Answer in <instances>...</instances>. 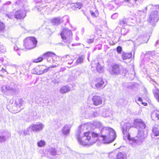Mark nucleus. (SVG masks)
Instances as JSON below:
<instances>
[{
	"label": "nucleus",
	"mask_w": 159,
	"mask_h": 159,
	"mask_svg": "<svg viewBox=\"0 0 159 159\" xmlns=\"http://www.w3.org/2000/svg\"><path fill=\"white\" fill-rule=\"evenodd\" d=\"M44 127V125L41 123H37L30 125L31 131L38 132L42 130Z\"/></svg>",
	"instance_id": "obj_9"
},
{
	"label": "nucleus",
	"mask_w": 159,
	"mask_h": 159,
	"mask_svg": "<svg viewBox=\"0 0 159 159\" xmlns=\"http://www.w3.org/2000/svg\"><path fill=\"white\" fill-rule=\"evenodd\" d=\"M24 45L25 48L27 49H32L36 47L37 40L33 37H29L24 40Z\"/></svg>",
	"instance_id": "obj_5"
},
{
	"label": "nucleus",
	"mask_w": 159,
	"mask_h": 159,
	"mask_svg": "<svg viewBox=\"0 0 159 159\" xmlns=\"http://www.w3.org/2000/svg\"><path fill=\"white\" fill-rule=\"evenodd\" d=\"M63 61L67 64V67L69 68L68 66L71 65L73 64L74 59L72 58L69 55H66L62 57Z\"/></svg>",
	"instance_id": "obj_12"
},
{
	"label": "nucleus",
	"mask_w": 159,
	"mask_h": 159,
	"mask_svg": "<svg viewBox=\"0 0 159 159\" xmlns=\"http://www.w3.org/2000/svg\"><path fill=\"white\" fill-rule=\"evenodd\" d=\"M125 1L126 2H128L129 1V0H125Z\"/></svg>",
	"instance_id": "obj_56"
},
{
	"label": "nucleus",
	"mask_w": 159,
	"mask_h": 159,
	"mask_svg": "<svg viewBox=\"0 0 159 159\" xmlns=\"http://www.w3.org/2000/svg\"><path fill=\"white\" fill-rule=\"evenodd\" d=\"M92 101L93 104L96 106L101 105L102 103V98L98 96H93L92 98Z\"/></svg>",
	"instance_id": "obj_10"
},
{
	"label": "nucleus",
	"mask_w": 159,
	"mask_h": 159,
	"mask_svg": "<svg viewBox=\"0 0 159 159\" xmlns=\"http://www.w3.org/2000/svg\"><path fill=\"white\" fill-rule=\"evenodd\" d=\"M78 39H79V38H77V39H76V40H77Z\"/></svg>",
	"instance_id": "obj_61"
},
{
	"label": "nucleus",
	"mask_w": 159,
	"mask_h": 159,
	"mask_svg": "<svg viewBox=\"0 0 159 159\" xmlns=\"http://www.w3.org/2000/svg\"><path fill=\"white\" fill-rule=\"evenodd\" d=\"M88 125L92 129L94 126L97 127L96 129L100 130V133L93 132H84V135L82 136L81 133L79 130L76 136L79 143L83 146H90L95 143L98 139V136L104 143H108L113 141L116 138L115 131L112 129L107 127H104L102 124L97 121H94L93 124L88 123Z\"/></svg>",
	"instance_id": "obj_1"
},
{
	"label": "nucleus",
	"mask_w": 159,
	"mask_h": 159,
	"mask_svg": "<svg viewBox=\"0 0 159 159\" xmlns=\"http://www.w3.org/2000/svg\"><path fill=\"white\" fill-rule=\"evenodd\" d=\"M1 72L3 73H4L5 72H6L7 73H8L7 72V71L5 69H4L3 68H2L1 70Z\"/></svg>",
	"instance_id": "obj_45"
},
{
	"label": "nucleus",
	"mask_w": 159,
	"mask_h": 159,
	"mask_svg": "<svg viewBox=\"0 0 159 159\" xmlns=\"http://www.w3.org/2000/svg\"><path fill=\"white\" fill-rule=\"evenodd\" d=\"M7 85L6 86L5 85H3L2 86L1 88V89L2 92H4L6 90H7Z\"/></svg>",
	"instance_id": "obj_41"
},
{
	"label": "nucleus",
	"mask_w": 159,
	"mask_h": 159,
	"mask_svg": "<svg viewBox=\"0 0 159 159\" xmlns=\"http://www.w3.org/2000/svg\"><path fill=\"white\" fill-rule=\"evenodd\" d=\"M109 116V115H106L105 116V117H108Z\"/></svg>",
	"instance_id": "obj_57"
},
{
	"label": "nucleus",
	"mask_w": 159,
	"mask_h": 159,
	"mask_svg": "<svg viewBox=\"0 0 159 159\" xmlns=\"http://www.w3.org/2000/svg\"><path fill=\"white\" fill-rule=\"evenodd\" d=\"M158 71H159V68H158V70H157Z\"/></svg>",
	"instance_id": "obj_58"
},
{
	"label": "nucleus",
	"mask_w": 159,
	"mask_h": 159,
	"mask_svg": "<svg viewBox=\"0 0 159 159\" xmlns=\"http://www.w3.org/2000/svg\"><path fill=\"white\" fill-rule=\"evenodd\" d=\"M134 125L136 127H139L142 129L145 128L146 125L143 121L140 119H136L135 120L134 122Z\"/></svg>",
	"instance_id": "obj_13"
},
{
	"label": "nucleus",
	"mask_w": 159,
	"mask_h": 159,
	"mask_svg": "<svg viewBox=\"0 0 159 159\" xmlns=\"http://www.w3.org/2000/svg\"><path fill=\"white\" fill-rule=\"evenodd\" d=\"M130 20L129 19L123 18L120 20L119 24L121 26H123L126 24H128Z\"/></svg>",
	"instance_id": "obj_23"
},
{
	"label": "nucleus",
	"mask_w": 159,
	"mask_h": 159,
	"mask_svg": "<svg viewBox=\"0 0 159 159\" xmlns=\"http://www.w3.org/2000/svg\"><path fill=\"white\" fill-rule=\"evenodd\" d=\"M61 38L63 42L67 43H70L72 40V33L71 31L67 28L63 29L61 33Z\"/></svg>",
	"instance_id": "obj_4"
},
{
	"label": "nucleus",
	"mask_w": 159,
	"mask_h": 159,
	"mask_svg": "<svg viewBox=\"0 0 159 159\" xmlns=\"http://www.w3.org/2000/svg\"><path fill=\"white\" fill-rule=\"evenodd\" d=\"M96 68L98 72L99 73H102L104 71V68L101 66L99 62H98L96 65Z\"/></svg>",
	"instance_id": "obj_25"
},
{
	"label": "nucleus",
	"mask_w": 159,
	"mask_h": 159,
	"mask_svg": "<svg viewBox=\"0 0 159 159\" xmlns=\"http://www.w3.org/2000/svg\"><path fill=\"white\" fill-rule=\"evenodd\" d=\"M91 114L92 115V116L94 117H96L99 116V114L96 111L92 112L91 113Z\"/></svg>",
	"instance_id": "obj_38"
},
{
	"label": "nucleus",
	"mask_w": 159,
	"mask_h": 159,
	"mask_svg": "<svg viewBox=\"0 0 159 159\" xmlns=\"http://www.w3.org/2000/svg\"><path fill=\"white\" fill-rule=\"evenodd\" d=\"M58 58H59L57 57L55 53L51 52H48L43 54V57H39L37 59H34L33 61L34 62H39L42 61L43 59H46L48 62H50L52 60V63L55 64L48 67L47 68H49V69L50 68L56 67L60 65V63H58L57 61Z\"/></svg>",
	"instance_id": "obj_3"
},
{
	"label": "nucleus",
	"mask_w": 159,
	"mask_h": 159,
	"mask_svg": "<svg viewBox=\"0 0 159 159\" xmlns=\"http://www.w3.org/2000/svg\"><path fill=\"white\" fill-rule=\"evenodd\" d=\"M152 131L155 136H157L159 135V128L154 127L153 128Z\"/></svg>",
	"instance_id": "obj_28"
},
{
	"label": "nucleus",
	"mask_w": 159,
	"mask_h": 159,
	"mask_svg": "<svg viewBox=\"0 0 159 159\" xmlns=\"http://www.w3.org/2000/svg\"><path fill=\"white\" fill-rule=\"evenodd\" d=\"M142 104L144 106H146L147 104V103L143 102H142Z\"/></svg>",
	"instance_id": "obj_50"
},
{
	"label": "nucleus",
	"mask_w": 159,
	"mask_h": 159,
	"mask_svg": "<svg viewBox=\"0 0 159 159\" xmlns=\"http://www.w3.org/2000/svg\"><path fill=\"white\" fill-rule=\"evenodd\" d=\"M47 151L52 155L55 156L57 154V150L56 148H53L47 149Z\"/></svg>",
	"instance_id": "obj_22"
},
{
	"label": "nucleus",
	"mask_w": 159,
	"mask_h": 159,
	"mask_svg": "<svg viewBox=\"0 0 159 159\" xmlns=\"http://www.w3.org/2000/svg\"><path fill=\"white\" fill-rule=\"evenodd\" d=\"M97 46L98 47V50L101 49L102 45L101 44H99Z\"/></svg>",
	"instance_id": "obj_46"
},
{
	"label": "nucleus",
	"mask_w": 159,
	"mask_h": 159,
	"mask_svg": "<svg viewBox=\"0 0 159 159\" xmlns=\"http://www.w3.org/2000/svg\"><path fill=\"white\" fill-rule=\"evenodd\" d=\"M85 58V56L84 55H82L79 57L77 59L76 62L75 64L73 65V66H76L78 64L81 63L83 62Z\"/></svg>",
	"instance_id": "obj_21"
},
{
	"label": "nucleus",
	"mask_w": 159,
	"mask_h": 159,
	"mask_svg": "<svg viewBox=\"0 0 159 159\" xmlns=\"http://www.w3.org/2000/svg\"><path fill=\"white\" fill-rule=\"evenodd\" d=\"M158 42H159V40H157L156 43L155 45H156L158 43Z\"/></svg>",
	"instance_id": "obj_52"
},
{
	"label": "nucleus",
	"mask_w": 159,
	"mask_h": 159,
	"mask_svg": "<svg viewBox=\"0 0 159 159\" xmlns=\"http://www.w3.org/2000/svg\"><path fill=\"white\" fill-rule=\"evenodd\" d=\"M10 3H11V2H7L6 3V4H9Z\"/></svg>",
	"instance_id": "obj_51"
},
{
	"label": "nucleus",
	"mask_w": 159,
	"mask_h": 159,
	"mask_svg": "<svg viewBox=\"0 0 159 159\" xmlns=\"http://www.w3.org/2000/svg\"><path fill=\"white\" fill-rule=\"evenodd\" d=\"M93 39H89L87 40V42L89 44H90L93 42Z\"/></svg>",
	"instance_id": "obj_42"
},
{
	"label": "nucleus",
	"mask_w": 159,
	"mask_h": 159,
	"mask_svg": "<svg viewBox=\"0 0 159 159\" xmlns=\"http://www.w3.org/2000/svg\"><path fill=\"white\" fill-rule=\"evenodd\" d=\"M90 13L92 16L93 17H96L98 15V12L97 11H96L95 12L91 10L90 11Z\"/></svg>",
	"instance_id": "obj_33"
},
{
	"label": "nucleus",
	"mask_w": 159,
	"mask_h": 159,
	"mask_svg": "<svg viewBox=\"0 0 159 159\" xmlns=\"http://www.w3.org/2000/svg\"><path fill=\"white\" fill-rule=\"evenodd\" d=\"M78 39H79V38H77V39H76V40H77Z\"/></svg>",
	"instance_id": "obj_62"
},
{
	"label": "nucleus",
	"mask_w": 159,
	"mask_h": 159,
	"mask_svg": "<svg viewBox=\"0 0 159 159\" xmlns=\"http://www.w3.org/2000/svg\"><path fill=\"white\" fill-rule=\"evenodd\" d=\"M104 82L101 78H99L97 80L95 86L97 89H100L105 86Z\"/></svg>",
	"instance_id": "obj_15"
},
{
	"label": "nucleus",
	"mask_w": 159,
	"mask_h": 159,
	"mask_svg": "<svg viewBox=\"0 0 159 159\" xmlns=\"http://www.w3.org/2000/svg\"><path fill=\"white\" fill-rule=\"evenodd\" d=\"M155 116L159 120V111H157L155 113Z\"/></svg>",
	"instance_id": "obj_43"
},
{
	"label": "nucleus",
	"mask_w": 159,
	"mask_h": 159,
	"mask_svg": "<svg viewBox=\"0 0 159 159\" xmlns=\"http://www.w3.org/2000/svg\"><path fill=\"white\" fill-rule=\"evenodd\" d=\"M45 144V142L44 141L41 140L37 143V145L39 147H42L44 146Z\"/></svg>",
	"instance_id": "obj_32"
},
{
	"label": "nucleus",
	"mask_w": 159,
	"mask_h": 159,
	"mask_svg": "<svg viewBox=\"0 0 159 159\" xmlns=\"http://www.w3.org/2000/svg\"><path fill=\"white\" fill-rule=\"evenodd\" d=\"M83 127H84V128H86L87 127V125H84V126H83Z\"/></svg>",
	"instance_id": "obj_54"
},
{
	"label": "nucleus",
	"mask_w": 159,
	"mask_h": 159,
	"mask_svg": "<svg viewBox=\"0 0 159 159\" xmlns=\"http://www.w3.org/2000/svg\"><path fill=\"white\" fill-rule=\"evenodd\" d=\"M126 102V101L123 99H121L120 100L118 103V104H119V105L121 106H125Z\"/></svg>",
	"instance_id": "obj_34"
},
{
	"label": "nucleus",
	"mask_w": 159,
	"mask_h": 159,
	"mask_svg": "<svg viewBox=\"0 0 159 159\" xmlns=\"http://www.w3.org/2000/svg\"><path fill=\"white\" fill-rule=\"evenodd\" d=\"M7 90L15 92L16 90V86L14 83L11 82H8L7 84Z\"/></svg>",
	"instance_id": "obj_17"
},
{
	"label": "nucleus",
	"mask_w": 159,
	"mask_h": 159,
	"mask_svg": "<svg viewBox=\"0 0 159 159\" xmlns=\"http://www.w3.org/2000/svg\"><path fill=\"white\" fill-rule=\"evenodd\" d=\"M153 7V6L152 5H149L146 7V10H147L148 8L151 9Z\"/></svg>",
	"instance_id": "obj_44"
},
{
	"label": "nucleus",
	"mask_w": 159,
	"mask_h": 159,
	"mask_svg": "<svg viewBox=\"0 0 159 159\" xmlns=\"http://www.w3.org/2000/svg\"><path fill=\"white\" fill-rule=\"evenodd\" d=\"M66 20L67 22L69 21L68 17L65 16L63 17L61 19L59 17H56L53 19L52 20V23L54 25H58L61 22H63L64 19Z\"/></svg>",
	"instance_id": "obj_11"
},
{
	"label": "nucleus",
	"mask_w": 159,
	"mask_h": 159,
	"mask_svg": "<svg viewBox=\"0 0 159 159\" xmlns=\"http://www.w3.org/2000/svg\"><path fill=\"white\" fill-rule=\"evenodd\" d=\"M31 128H30V125L26 129H25L23 131L24 135L26 136L29 135L30 134V131H31Z\"/></svg>",
	"instance_id": "obj_30"
},
{
	"label": "nucleus",
	"mask_w": 159,
	"mask_h": 159,
	"mask_svg": "<svg viewBox=\"0 0 159 159\" xmlns=\"http://www.w3.org/2000/svg\"><path fill=\"white\" fill-rule=\"evenodd\" d=\"M122 50V48L120 46H119L117 48V51L119 53H120L121 52Z\"/></svg>",
	"instance_id": "obj_40"
},
{
	"label": "nucleus",
	"mask_w": 159,
	"mask_h": 159,
	"mask_svg": "<svg viewBox=\"0 0 159 159\" xmlns=\"http://www.w3.org/2000/svg\"><path fill=\"white\" fill-rule=\"evenodd\" d=\"M49 68L43 65L37 66L33 68L31 70V73L33 74L41 75L48 72Z\"/></svg>",
	"instance_id": "obj_6"
},
{
	"label": "nucleus",
	"mask_w": 159,
	"mask_h": 159,
	"mask_svg": "<svg viewBox=\"0 0 159 159\" xmlns=\"http://www.w3.org/2000/svg\"><path fill=\"white\" fill-rule=\"evenodd\" d=\"M90 53H88V59L89 60V55H90Z\"/></svg>",
	"instance_id": "obj_53"
},
{
	"label": "nucleus",
	"mask_w": 159,
	"mask_h": 159,
	"mask_svg": "<svg viewBox=\"0 0 159 159\" xmlns=\"http://www.w3.org/2000/svg\"><path fill=\"white\" fill-rule=\"evenodd\" d=\"M148 54L150 55V54H152V52H148Z\"/></svg>",
	"instance_id": "obj_55"
},
{
	"label": "nucleus",
	"mask_w": 159,
	"mask_h": 159,
	"mask_svg": "<svg viewBox=\"0 0 159 159\" xmlns=\"http://www.w3.org/2000/svg\"><path fill=\"white\" fill-rule=\"evenodd\" d=\"M18 54L20 56V54H19L18 53Z\"/></svg>",
	"instance_id": "obj_60"
},
{
	"label": "nucleus",
	"mask_w": 159,
	"mask_h": 159,
	"mask_svg": "<svg viewBox=\"0 0 159 159\" xmlns=\"http://www.w3.org/2000/svg\"><path fill=\"white\" fill-rule=\"evenodd\" d=\"M23 101L21 99H17L16 101V107L17 108L16 112L20 111L23 108L22 107Z\"/></svg>",
	"instance_id": "obj_16"
},
{
	"label": "nucleus",
	"mask_w": 159,
	"mask_h": 159,
	"mask_svg": "<svg viewBox=\"0 0 159 159\" xmlns=\"http://www.w3.org/2000/svg\"><path fill=\"white\" fill-rule=\"evenodd\" d=\"M25 16V12L24 10H19L16 11L14 15V17L17 19H23Z\"/></svg>",
	"instance_id": "obj_14"
},
{
	"label": "nucleus",
	"mask_w": 159,
	"mask_h": 159,
	"mask_svg": "<svg viewBox=\"0 0 159 159\" xmlns=\"http://www.w3.org/2000/svg\"><path fill=\"white\" fill-rule=\"evenodd\" d=\"M132 56L131 52L125 53L122 56V58L123 60H126L132 57Z\"/></svg>",
	"instance_id": "obj_27"
},
{
	"label": "nucleus",
	"mask_w": 159,
	"mask_h": 159,
	"mask_svg": "<svg viewBox=\"0 0 159 159\" xmlns=\"http://www.w3.org/2000/svg\"><path fill=\"white\" fill-rule=\"evenodd\" d=\"M118 16V14L117 13H115L112 14L111 16V18L113 19H115Z\"/></svg>",
	"instance_id": "obj_39"
},
{
	"label": "nucleus",
	"mask_w": 159,
	"mask_h": 159,
	"mask_svg": "<svg viewBox=\"0 0 159 159\" xmlns=\"http://www.w3.org/2000/svg\"><path fill=\"white\" fill-rule=\"evenodd\" d=\"M131 127V125L129 122L125 123L122 126L121 130L124 135V139L125 140H128L132 146H135L136 144L141 143L147 135V134H144L143 130H140L139 131L136 139L133 138H131L128 132Z\"/></svg>",
	"instance_id": "obj_2"
},
{
	"label": "nucleus",
	"mask_w": 159,
	"mask_h": 159,
	"mask_svg": "<svg viewBox=\"0 0 159 159\" xmlns=\"http://www.w3.org/2000/svg\"><path fill=\"white\" fill-rule=\"evenodd\" d=\"M78 39H79V38H77V39H76V40H77Z\"/></svg>",
	"instance_id": "obj_63"
},
{
	"label": "nucleus",
	"mask_w": 159,
	"mask_h": 159,
	"mask_svg": "<svg viewBox=\"0 0 159 159\" xmlns=\"http://www.w3.org/2000/svg\"><path fill=\"white\" fill-rule=\"evenodd\" d=\"M70 90V87L65 85L61 87L59 90V92L62 94L66 93L69 92Z\"/></svg>",
	"instance_id": "obj_18"
},
{
	"label": "nucleus",
	"mask_w": 159,
	"mask_h": 159,
	"mask_svg": "<svg viewBox=\"0 0 159 159\" xmlns=\"http://www.w3.org/2000/svg\"><path fill=\"white\" fill-rule=\"evenodd\" d=\"M81 6L82 5L80 3H74L71 5L72 8L73 10L77 9H80Z\"/></svg>",
	"instance_id": "obj_26"
},
{
	"label": "nucleus",
	"mask_w": 159,
	"mask_h": 159,
	"mask_svg": "<svg viewBox=\"0 0 159 159\" xmlns=\"http://www.w3.org/2000/svg\"><path fill=\"white\" fill-rule=\"evenodd\" d=\"M18 49V47L17 46H16L14 47V50L16 51Z\"/></svg>",
	"instance_id": "obj_49"
},
{
	"label": "nucleus",
	"mask_w": 159,
	"mask_h": 159,
	"mask_svg": "<svg viewBox=\"0 0 159 159\" xmlns=\"http://www.w3.org/2000/svg\"><path fill=\"white\" fill-rule=\"evenodd\" d=\"M66 69L65 68H64V67L61 68L60 69V71H64L66 70Z\"/></svg>",
	"instance_id": "obj_47"
},
{
	"label": "nucleus",
	"mask_w": 159,
	"mask_h": 159,
	"mask_svg": "<svg viewBox=\"0 0 159 159\" xmlns=\"http://www.w3.org/2000/svg\"><path fill=\"white\" fill-rule=\"evenodd\" d=\"M153 93L155 97L157 98L159 101V90L158 89H155L153 90Z\"/></svg>",
	"instance_id": "obj_29"
},
{
	"label": "nucleus",
	"mask_w": 159,
	"mask_h": 159,
	"mask_svg": "<svg viewBox=\"0 0 159 159\" xmlns=\"http://www.w3.org/2000/svg\"><path fill=\"white\" fill-rule=\"evenodd\" d=\"M11 136L9 133H8V135L7 136L6 134H3V135H0V143H2L6 140V137H9Z\"/></svg>",
	"instance_id": "obj_24"
},
{
	"label": "nucleus",
	"mask_w": 159,
	"mask_h": 159,
	"mask_svg": "<svg viewBox=\"0 0 159 159\" xmlns=\"http://www.w3.org/2000/svg\"><path fill=\"white\" fill-rule=\"evenodd\" d=\"M123 67L117 64H114L112 66V69L108 70L111 75L120 74L122 73Z\"/></svg>",
	"instance_id": "obj_8"
},
{
	"label": "nucleus",
	"mask_w": 159,
	"mask_h": 159,
	"mask_svg": "<svg viewBox=\"0 0 159 159\" xmlns=\"http://www.w3.org/2000/svg\"><path fill=\"white\" fill-rule=\"evenodd\" d=\"M115 156L116 157V154L115 151L111 152L109 153V157L111 158H113Z\"/></svg>",
	"instance_id": "obj_35"
},
{
	"label": "nucleus",
	"mask_w": 159,
	"mask_h": 159,
	"mask_svg": "<svg viewBox=\"0 0 159 159\" xmlns=\"http://www.w3.org/2000/svg\"><path fill=\"white\" fill-rule=\"evenodd\" d=\"M129 32V30L125 28H122L121 29V33L123 35H125Z\"/></svg>",
	"instance_id": "obj_31"
},
{
	"label": "nucleus",
	"mask_w": 159,
	"mask_h": 159,
	"mask_svg": "<svg viewBox=\"0 0 159 159\" xmlns=\"http://www.w3.org/2000/svg\"><path fill=\"white\" fill-rule=\"evenodd\" d=\"M159 19V12L157 10H155L151 12L148 21L152 25H154Z\"/></svg>",
	"instance_id": "obj_7"
},
{
	"label": "nucleus",
	"mask_w": 159,
	"mask_h": 159,
	"mask_svg": "<svg viewBox=\"0 0 159 159\" xmlns=\"http://www.w3.org/2000/svg\"><path fill=\"white\" fill-rule=\"evenodd\" d=\"M40 0H39V1H38V2H40Z\"/></svg>",
	"instance_id": "obj_59"
},
{
	"label": "nucleus",
	"mask_w": 159,
	"mask_h": 159,
	"mask_svg": "<svg viewBox=\"0 0 159 159\" xmlns=\"http://www.w3.org/2000/svg\"><path fill=\"white\" fill-rule=\"evenodd\" d=\"M5 26L4 24L0 21V32L3 31L5 29Z\"/></svg>",
	"instance_id": "obj_36"
},
{
	"label": "nucleus",
	"mask_w": 159,
	"mask_h": 159,
	"mask_svg": "<svg viewBox=\"0 0 159 159\" xmlns=\"http://www.w3.org/2000/svg\"><path fill=\"white\" fill-rule=\"evenodd\" d=\"M116 159H127L126 154L124 152H119L116 154Z\"/></svg>",
	"instance_id": "obj_20"
},
{
	"label": "nucleus",
	"mask_w": 159,
	"mask_h": 159,
	"mask_svg": "<svg viewBox=\"0 0 159 159\" xmlns=\"http://www.w3.org/2000/svg\"><path fill=\"white\" fill-rule=\"evenodd\" d=\"M138 101L142 102V99L140 97H139L138 99Z\"/></svg>",
	"instance_id": "obj_48"
},
{
	"label": "nucleus",
	"mask_w": 159,
	"mask_h": 159,
	"mask_svg": "<svg viewBox=\"0 0 159 159\" xmlns=\"http://www.w3.org/2000/svg\"><path fill=\"white\" fill-rule=\"evenodd\" d=\"M5 50V48L2 44L0 43V52H4Z\"/></svg>",
	"instance_id": "obj_37"
},
{
	"label": "nucleus",
	"mask_w": 159,
	"mask_h": 159,
	"mask_svg": "<svg viewBox=\"0 0 159 159\" xmlns=\"http://www.w3.org/2000/svg\"><path fill=\"white\" fill-rule=\"evenodd\" d=\"M61 130L63 134L67 135L69 134L70 128L68 125H64Z\"/></svg>",
	"instance_id": "obj_19"
}]
</instances>
